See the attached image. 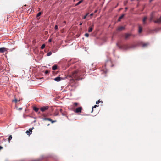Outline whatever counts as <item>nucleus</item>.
Wrapping results in <instances>:
<instances>
[{"mask_svg":"<svg viewBox=\"0 0 161 161\" xmlns=\"http://www.w3.org/2000/svg\"><path fill=\"white\" fill-rule=\"evenodd\" d=\"M142 28L141 26L139 27L138 32L139 33H141L142 31Z\"/></svg>","mask_w":161,"mask_h":161,"instance_id":"aec40b11","label":"nucleus"},{"mask_svg":"<svg viewBox=\"0 0 161 161\" xmlns=\"http://www.w3.org/2000/svg\"><path fill=\"white\" fill-rule=\"evenodd\" d=\"M124 15L123 14L122 15H121L119 18L118 19V21H120V19H121L124 16Z\"/></svg>","mask_w":161,"mask_h":161,"instance_id":"6ab92c4d","label":"nucleus"},{"mask_svg":"<svg viewBox=\"0 0 161 161\" xmlns=\"http://www.w3.org/2000/svg\"><path fill=\"white\" fill-rule=\"evenodd\" d=\"M154 22L155 23H161V16L159 18H157L156 20H153Z\"/></svg>","mask_w":161,"mask_h":161,"instance_id":"423d86ee","label":"nucleus"},{"mask_svg":"<svg viewBox=\"0 0 161 161\" xmlns=\"http://www.w3.org/2000/svg\"><path fill=\"white\" fill-rule=\"evenodd\" d=\"M100 102H102V101H100L99 100H98L97 101V102H96V103L97 104H99V103H100Z\"/></svg>","mask_w":161,"mask_h":161,"instance_id":"2f4dec72","label":"nucleus"},{"mask_svg":"<svg viewBox=\"0 0 161 161\" xmlns=\"http://www.w3.org/2000/svg\"><path fill=\"white\" fill-rule=\"evenodd\" d=\"M45 44H43L41 47V49H42L44 48L45 47Z\"/></svg>","mask_w":161,"mask_h":161,"instance_id":"4be33fe9","label":"nucleus"},{"mask_svg":"<svg viewBox=\"0 0 161 161\" xmlns=\"http://www.w3.org/2000/svg\"><path fill=\"white\" fill-rule=\"evenodd\" d=\"M83 0H80V1H79V2H78L75 5V6H77L78 5H79V4H80V3H82L83 2Z\"/></svg>","mask_w":161,"mask_h":161,"instance_id":"4468645a","label":"nucleus"},{"mask_svg":"<svg viewBox=\"0 0 161 161\" xmlns=\"http://www.w3.org/2000/svg\"><path fill=\"white\" fill-rule=\"evenodd\" d=\"M52 52H49L48 53H47V56H50L52 54Z\"/></svg>","mask_w":161,"mask_h":161,"instance_id":"5701e85b","label":"nucleus"},{"mask_svg":"<svg viewBox=\"0 0 161 161\" xmlns=\"http://www.w3.org/2000/svg\"><path fill=\"white\" fill-rule=\"evenodd\" d=\"M48 107L47 106H43L41 108L40 110L42 111L43 112H44L45 110L48 109Z\"/></svg>","mask_w":161,"mask_h":161,"instance_id":"7ed1b4c3","label":"nucleus"},{"mask_svg":"<svg viewBox=\"0 0 161 161\" xmlns=\"http://www.w3.org/2000/svg\"><path fill=\"white\" fill-rule=\"evenodd\" d=\"M93 15V13H92V14H90V15L91 16H92Z\"/></svg>","mask_w":161,"mask_h":161,"instance_id":"79ce46f5","label":"nucleus"},{"mask_svg":"<svg viewBox=\"0 0 161 161\" xmlns=\"http://www.w3.org/2000/svg\"><path fill=\"white\" fill-rule=\"evenodd\" d=\"M12 139V135H10L9 136L8 138V140L9 141V142H10V141Z\"/></svg>","mask_w":161,"mask_h":161,"instance_id":"412c9836","label":"nucleus"},{"mask_svg":"<svg viewBox=\"0 0 161 161\" xmlns=\"http://www.w3.org/2000/svg\"><path fill=\"white\" fill-rule=\"evenodd\" d=\"M26 133L27 135H30V134H31L30 133V132H29V131L28 130H27L26 131Z\"/></svg>","mask_w":161,"mask_h":161,"instance_id":"c756f323","label":"nucleus"},{"mask_svg":"<svg viewBox=\"0 0 161 161\" xmlns=\"http://www.w3.org/2000/svg\"><path fill=\"white\" fill-rule=\"evenodd\" d=\"M82 110V107H79L77 108L75 111V112L76 113H80L81 112Z\"/></svg>","mask_w":161,"mask_h":161,"instance_id":"39448f33","label":"nucleus"},{"mask_svg":"<svg viewBox=\"0 0 161 161\" xmlns=\"http://www.w3.org/2000/svg\"><path fill=\"white\" fill-rule=\"evenodd\" d=\"M79 74L78 73V71H75L72 73L71 77L75 78V79H77L79 77Z\"/></svg>","mask_w":161,"mask_h":161,"instance_id":"f257e3e1","label":"nucleus"},{"mask_svg":"<svg viewBox=\"0 0 161 161\" xmlns=\"http://www.w3.org/2000/svg\"><path fill=\"white\" fill-rule=\"evenodd\" d=\"M2 148H3V147L1 146H0V150L1 149H2Z\"/></svg>","mask_w":161,"mask_h":161,"instance_id":"ea45409f","label":"nucleus"},{"mask_svg":"<svg viewBox=\"0 0 161 161\" xmlns=\"http://www.w3.org/2000/svg\"><path fill=\"white\" fill-rule=\"evenodd\" d=\"M93 25H92V26L91 27H89L88 30V32H90L92 31L93 28Z\"/></svg>","mask_w":161,"mask_h":161,"instance_id":"9b49d317","label":"nucleus"},{"mask_svg":"<svg viewBox=\"0 0 161 161\" xmlns=\"http://www.w3.org/2000/svg\"><path fill=\"white\" fill-rule=\"evenodd\" d=\"M130 48V46L128 45H123L121 48L125 50H126Z\"/></svg>","mask_w":161,"mask_h":161,"instance_id":"f03ea898","label":"nucleus"},{"mask_svg":"<svg viewBox=\"0 0 161 161\" xmlns=\"http://www.w3.org/2000/svg\"><path fill=\"white\" fill-rule=\"evenodd\" d=\"M88 13L87 14L85 15L84 16L83 19H85L86 18L87 16L88 15Z\"/></svg>","mask_w":161,"mask_h":161,"instance_id":"c85d7f7f","label":"nucleus"},{"mask_svg":"<svg viewBox=\"0 0 161 161\" xmlns=\"http://www.w3.org/2000/svg\"><path fill=\"white\" fill-rule=\"evenodd\" d=\"M82 23H80L79 24V25H82Z\"/></svg>","mask_w":161,"mask_h":161,"instance_id":"37998d69","label":"nucleus"},{"mask_svg":"<svg viewBox=\"0 0 161 161\" xmlns=\"http://www.w3.org/2000/svg\"><path fill=\"white\" fill-rule=\"evenodd\" d=\"M18 109H19V110H22V108H19Z\"/></svg>","mask_w":161,"mask_h":161,"instance_id":"58836bf2","label":"nucleus"},{"mask_svg":"<svg viewBox=\"0 0 161 161\" xmlns=\"http://www.w3.org/2000/svg\"><path fill=\"white\" fill-rule=\"evenodd\" d=\"M49 125H50V124H49L47 125V126H49Z\"/></svg>","mask_w":161,"mask_h":161,"instance_id":"a18cd8bd","label":"nucleus"},{"mask_svg":"<svg viewBox=\"0 0 161 161\" xmlns=\"http://www.w3.org/2000/svg\"><path fill=\"white\" fill-rule=\"evenodd\" d=\"M41 12H39V13L37 14V17H38L39 16H40V15H41Z\"/></svg>","mask_w":161,"mask_h":161,"instance_id":"bb28decb","label":"nucleus"},{"mask_svg":"<svg viewBox=\"0 0 161 161\" xmlns=\"http://www.w3.org/2000/svg\"><path fill=\"white\" fill-rule=\"evenodd\" d=\"M97 10H95V11H94V13H96L97 12Z\"/></svg>","mask_w":161,"mask_h":161,"instance_id":"a19ab883","label":"nucleus"},{"mask_svg":"<svg viewBox=\"0 0 161 161\" xmlns=\"http://www.w3.org/2000/svg\"><path fill=\"white\" fill-rule=\"evenodd\" d=\"M60 112H61V113H63L62 112V110L61 109H60Z\"/></svg>","mask_w":161,"mask_h":161,"instance_id":"e433bc0d","label":"nucleus"},{"mask_svg":"<svg viewBox=\"0 0 161 161\" xmlns=\"http://www.w3.org/2000/svg\"><path fill=\"white\" fill-rule=\"evenodd\" d=\"M33 109L36 112H37L39 109L38 108L35 106L33 107Z\"/></svg>","mask_w":161,"mask_h":161,"instance_id":"ddd939ff","label":"nucleus"},{"mask_svg":"<svg viewBox=\"0 0 161 161\" xmlns=\"http://www.w3.org/2000/svg\"><path fill=\"white\" fill-rule=\"evenodd\" d=\"M59 114V113L58 112H56L55 113L54 115L55 116L58 115Z\"/></svg>","mask_w":161,"mask_h":161,"instance_id":"cd10ccee","label":"nucleus"},{"mask_svg":"<svg viewBox=\"0 0 161 161\" xmlns=\"http://www.w3.org/2000/svg\"><path fill=\"white\" fill-rule=\"evenodd\" d=\"M85 36L86 37H88L89 36V34L87 33H86L85 34Z\"/></svg>","mask_w":161,"mask_h":161,"instance_id":"7c9ffc66","label":"nucleus"},{"mask_svg":"<svg viewBox=\"0 0 161 161\" xmlns=\"http://www.w3.org/2000/svg\"><path fill=\"white\" fill-rule=\"evenodd\" d=\"M49 73V71H48V70H46V71H45V74H47V73Z\"/></svg>","mask_w":161,"mask_h":161,"instance_id":"72a5a7b5","label":"nucleus"},{"mask_svg":"<svg viewBox=\"0 0 161 161\" xmlns=\"http://www.w3.org/2000/svg\"><path fill=\"white\" fill-rule=\"evenodd\" d=\"M147 19V17H145L143 19V22L144 23V24L145 23V21H146V19Z\"/></svg>","mask_w":161,"mask_h":161,"instance_id":"f3484780","label":"nucleus"},{"mask_svg":"<svg viewBox=\"0 0 161 161\" xmlns=\"http://www.w3.org/2000/svg\"><path fill=\"white\" fill-rule=\"evenodd\" d=\"M97 106H97V105H95L94 106V107H92V112L93 111V108H95L96 107H97Z\"/></svg>","mask_w":161,"mask_h":161,"instance_id":"a878e982","label":"nucleus"},{"mask_svg":"<svg viewBox=\"0 0 161 161\" xmlns=\"http://www.w3.org/2000/svg\"><path fill=\"white\" fill-rule=\"evenodd\" d=\"M5 78H6V79H8V78L6 76L5 77Z\"/></svg>","mask_w":161,"mask_h":161,"instance_id":"c03bdc74","label":"nucleus"},{"mask_svg":"<svg viewBox=\"0 0 161 161\" xmlns=\"http://www.w3.org/2000/svg\"><path fill=\"white\" fill-rule=\"evenodd\" d=\"M57 66L56 65H54L53 66L52 69L53 70H55L57 69Z\"/></svg>","mask_w":161,"mask_h":161,"instance_id":"f8f14e48","label":"nucleus"},{"mask_svg":"<svg viewBox=\"0 0 161 161\" xmlns=\"http://www.w3.org/2000/svg\"><path fill=\"white\" fill-rule=\"evenodd\" d=\"M127 9H128V8H127V7L125 8V11H126L127 10Z\"/></svg>","mask_w":161,"mask_h":161,"instance_id":"4c0bfd02","label":"nucleus"},{"mask_svg":"<svg viewBox=\"0 0 161 161\" xmlns=\"http://www.w3.org/2000/svg\"><path fill=\"white\" fill-rule=\"evenodd\" d=\"M7 51V49L4 47H2L0 48V53H3L4 52Z\"/></svg>","mask_w":161,"mask_h":161,"instance_id":"0eeeda50","label":"nucleus"},{"mask_svg":"<svg viewBox=\"0 0 161 161\" xmlns=\"http://www.w3.org/2000/svg\"><path fill=\"white\" fill-rule=\"evenodd\" d=\"M78 103H74V106L75 107H76L78 106Z\"/></svg>","mask_w":161,"mask_h":161,"instance_id":"393cba45","label":"nucleus"},{"mask_svg":"<svg viewBox=\"0 0 161 161\" xmlns=\"http://www.w3.org/2000/svg\"><path fill=\"white\" fill-rule=\"evenodd\" d=\"M54 80L56 81H59L61 80V77L58 76L54 78Z\"/></svg>","mask_w":161,"mask_h":161,"instance_id":"9d476101","label":"nucleus"},{"mask_svg":"<svg viewBox=\"0 0 161 161\" xmlns=\"http://www.w3.org/2000/svg\"><path fill=\"white\" fill-rule=\"evenodd\" d=\"M149 45V43H145L142 44V47H145L146 46H147Z\"/></svg>","mask_w":161,"mask_h":161,"instance_id":"dca6fc26","label":"nucleus"},{"mask_svg":"<svg viewBox=\"0 0 161 161\" xmlns=\"http://www.w3.org/2000/svg\"><path fill=\"white\" fill-rule=\"evenodd\" d=\"M131 36V34H130L126 33L125 35V39H127L130 36Z\"/></svg>","mask_w":161,"mask_h":161,"instance_id":"6e6552de","label":"nucleus"},{"mask_svg":"<svg viewBox=\"0 0 161 161\" xmlns=\"http://www.w3.org/2000/svg\"><path fill=\"white\" fill-rule=\"evenodd\" d=\"M62 114L63 115H65L66 114L65 113H63V112L62 113Z\"/></svg>","mask_w":161,"mask_h":161,"instance_id":"c9c22d12","label":"nucleus"},{"mask_svg":"<svg viewBox=\"0 0 161 161\" xmlns=\"http://www.w3.org/2000/svg\"><path fill=\"white\" fill-rule=\"evenodd\" d=\"M125 29V27H123V26H120L119 27H118L117 30L118 31H120L123 30H124V29Z\"/></svg>","mask_w":161,"mask_h":161,"instance_id":"1a4fd4ad","label":"nucleus"},{"mask_svg":"<svg viewBox=\"0 0 161 161\" xmlns=\"http://www.w3.org/2000/svg\"><path fill=\"white\" fill-rule=\"evenodd\" d=\"M51 41H52V39H49L48 40V42H51Z\"/></svg>","mask_w":161,"mask_h":161,"instance_id":"f704fd0d","label":"nucleus"},{"mask_svg":"<svg viewBox=\"0 0 161 161\" xmlns=\"http://www.w3.org/2000/svg\"><path fill=\"white\" fill-rule=\"evenodd\" d=\"M153 18L154 16L153 15V14H152L150 18V21H152L153 20Z\"/></svg>","mask_w":161,"mask_h":161,"instance_id":"2eb2a0df","label":"nucleus"},{"mask_svg":"<svg viewBox=\"0 0 161 161\" xmlns=\"http://www.w3.org/2000/svg\"><path fill=\"white\" fill-rule=\"evenodd\" d=\"M19 100H17L16 99H15L14 100H12V102H14L15 103H17V102H19Z\"/></svg>","mask_w":161,"mask_h":161,"instance_id":"b1692460","label":"nucleus"},{"mask_svg":"<svg viewBox=\"0 0 161 161\" xmlns=\"http://www.w3.org/2000/svg\"><path fill=\"white\" fill-rule=\"evenodd\" d=\"M54 28L55 30H57L58 29V26L57 25H56L55 26Z\"/></svg>","mask_w":161,"mask_h":161,"instance_id":"473e14b6","label":"nucleus"},{"mask_svg":"<svg viewBox=\"0 0 161 161\" xmlns=\"http://www.w3.org/2000/svg\"><path fill=\"white\" fill-rule=\"evenodd\" d=\"M34 129V127H33L32 128H30L29 129V130H28L29 131V132H30V133L31 134L32 132V130Z\"/></svg>","mask_w":161,"mask_h":161,"instance_id":"a211bd4d","label":"nucleus"},{"mask_svg":"<svg viewBox=\"0 0 161 161\" xmlns=\"http://www.w3.org/2000/svg\"><path fill=\"white\" fill-rule=\"evenodd\" d=\"M43 120H48L51 122L52 123L56 122V120H53L52 119L49 118H45L43 119Z\"/></svg>","mask_w":161,"mask_h":161,"instance_id":"20e7f679","label":"nucleus"}]
</instances>
